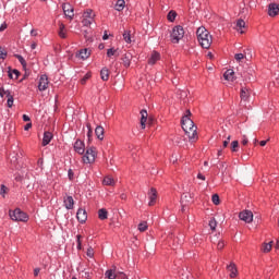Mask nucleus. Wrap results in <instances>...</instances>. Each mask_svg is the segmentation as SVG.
<instances>
[{"instance_id":"nucleus-51","label":"nucleus","mask_w":279,"mask_h":279,"mask_svg":"<svg viewBox=\"0 0 279 279\" xmlns=\"http://www.w3.org/2000/svg\"><path fill=\"white\" fill-rule=\"evenodd\" d=\"M117 279H128L126 275L121 272V271H118L117 272Z\"/></svg>"},{"instance_id":"nucleus-44","label":"nucleus","mask_w":279,"mask_h":279,"mask_svg":"<svg viewBox=\"0 0 279 279\" xmlns=\"http://www.w3.org/2000/svg\"><path fill=\"white\" fill-rule=\"evenodd\" d=\"M209 227L213 231L216 230L217 227V220H215V218H211V220H209Z\"/></svg>"},{"instance_id":"nucleus-14","label":"nucleus","mask_w":279,"mask_h":279,"mask_svg":"<svg viewBox=\"0 0 279 279\" xmlns=\"http://www.w3.org/2000/svg\"><path fill=\"white\" fill-rule=\"evenodd\" d=\"M148 196H149V206H154L156 203V198H157V190H155V187L150 189V192H148Z\"/></svg>"},{"instance_id":"nucleus-46","label":"nucleus","mask_w":279,"mask_h":279,"mask_svg":"<svg viewBox=\"0 0 279 279\" xmlns=\"http://www.w3.org/2000/svg\"><path fill=\"white\" fill-rule=\"evenodd\" d=\"M211 199L216 206H218L220 204V198H219L218 194H214Z\"/></svg>"},{"instance_id":"nucleus-42","label":"nucleus","mask_w":279,"mask_h":279,"mask_svg":"<svg viewBox=\"0 0 279 279\" xmlns=\"http://www.w3.org/2000/svg\"><path fill=\"white\" fill-rule=\"evenodd\" d=\"M90 34H92L90 27L83 29V35H84L85 39H90Z\"/></svg>"},{"instance_id":"nucleus-40","label":"nucleus","mask_w":279,"mask_h":279,"mask_svg":"<svg viewBox=\"0 0 279 279\" xmlns=\"http://www.w3.org/2000/svg\"><path fill=\"white\" fill-rule=\"evenodd\" d=\"M246 58L245 52L244 53H235L234 54V59L236 60V62H241L242 60H244Z\"/></svg>"},{"instance_id":"nucleus-19","label":"nucleus","mask_w":279,"mask_h":279,"mask_svg":"<svg viewBox=\"0 0 279 279\" xmlns=\"http://www.w3.org/2000/svg\"><path fill=\"white\" fill-rule=\"evenodd\" d=\"M223 76H225L226 81L233 82L235 80L234 70L233 69H228L225 72Z\"/></svg>"},{"instance_id":"nucleus-62","label":"nucleus","mask_w":279,"mask_h":279,"mask_svg":"<svg viewBox=\"0 0 279 279\" xmlns=\"http://www.w3.org/2000/svg\"><path fill=\"white\" fill-rule=\"evenodd\" d=\"M247 143H248V140L246 138V136H244V138L242 140V144H243L244 146H246Z\"/></svg>"},{"instance_id":"nucleus-10","label":"nucleus","mask_w":279,"mask_h":279,"mask_svg":"<svg viewBox=\"0 0 279 279\" xmlns=\"http://www.w3.org/2000/svg\"><path fill=\"white\" fill-rule=\"evenodd\" d=\"M74 150L78 154V155H83L85 153V144L83 141L81 140H76L75 144H74Z\"/></svg>"},{"instance_id":"nucleus-39","label":"nucleus","mask_w":279,"mask_h":279,"mask_svg":"<svg viewBox=\"0 0 279 279\" xmlns=\"http://www.w3.org/2000/svg\"><path fill=\"white\" fill-rule=\"evenodd\" d=\"M148 229L147 222H140L138 225V231L140 232H145Z\"/></svg>"},{"instance_id":"nucleus-17","label":"nucleus","mask_w":279,"mask_h":279,"mask_svg":"<svg viewBox=\"0 0 279 279\" xmlns=\"http://www.w3.org/2000/svg\"><path fill=\"white\" fill-rule=\"evenodd\" d=\"M118 278V271L116 267L113 269H109L105 272V279H117Z\"/></svg>"},{"instance_id":"nucleus-43","label":"nucleus","mask_w":279,"mask_h":279,"mask_svg":"<svg viewBox=\"0 0 279 279\" xmlns=\"http://www.w3.org/2000/svg\"><path fill=\"white\" fill-rule=\"evenodd\" d=\"M107 56H108V58H111V57H113V56H117V49H114V48H109V49L107 50Z\"/></svg>"},{"instance_id":"nucleus-31","label":"nucleus","mask_w":279,"mask_h":279,"mask_svg":"<svg viewBox=\"0 0 279 279\" xmlns=\"http://www.w3.org/2000/svg\"><path fill=\"white\" fill-rule=\"evenodd\" d=\"M100 77L104 82H107L109 78V71L107 68H102L100 71Z\"/></svg>"},{"instance_id":"nucleus-47","label":"nucleus","mask_w":279,"mask_h":279,"mask_svg":"<svg viewBox=\"0 0 279 279\" xmlns=\"http://www.w3.org/2000/svg\"><path fill=\"white\" fill-rule=\"evenodd\" d=\"M90 76H92L90 73H86L85 76L81 80V84H82V85H85L86 82H87V80L90 78Z\"/></svg>"},{"instance_id":"nucleus-49","label":"nucleus","mask_w":279,"mask_h":279,"mask_svg":"<svg viewBox=\"0 0 279 279\" xmlns=\"http://www.w3.org/2000/svg\"><path fill=\"white\" fill-rule=\"evenodd\" d=\"M86 126L88 129L87 137H88V141H90V137H92V134H93V129L90 128V123H87Z\"/></svg>"},{"instance_id":"nucleus-63","label":"nucleus","mask_w":279,"mask_h":279,"mask_svg":"<svg viewBox=\"0 0 279 279\" xmlns=\"http://www.w3.org/2000/svg\"><path fill=\"white\" fill-rule=\"evenodd\" d=\"M266 144H267V141H265V140H263V141L259 142V145H260L262 147L266 146Z\"/></svg>"},{"instance_id":"nucleus-21","label":"nucleus","mask_w":279,"mask_h":279,"mask_svg":"<svg viewBox=\"0 0 279 279\" xmlns=\"http://www.w3.org/2000/svg\"><path fill=\"white\" fill-rule=\"evenodd\" d=\"M228 271L230 272V278H235L236 275H238V269H236V266L231 263L228 267H227Z\"/></svg>"},{"instance_id":"nucleus-32","label":"nucleus","mask_w":279,"mask_h":279,"mask_svg":"<svg viewBox=\"0 0 279 279\" xmlns=\"http://www.w3.org/2000/svg\"><path fill=\"white\" fill-rule=\"evenodd\" d=\"M123 39H124V41L126 44H131L132 43V33H131V31H124Z\"/></svg>"},{"instance_id":"nucleus-37","label":"nucleus","mask_w":279,"mask_h":279,"mask_svg":"<svg viewBox=\"0 0 279 279\" xmlns=\"http://www.w3.org/2000/svg\"><path fill=\"white\" fill-rule=\"evenodd\" d=\"M7 57H8V50H5V48L3 47H0V61L5 60Z\"/></svg>"},{"instance_id":"nucleus-11","label":"nucleus","mask_w":279,"mask_h":279,"mask_svg":"<svg viewBox=\"0 0 279 279\" xmlns=\"http://www.w3.org/2000/svg\"><path fill=\"white\" fill-rule=\"evenodd\" d=\"M192 196L191 194H182L181 196V205H182V211H184L187 204L191 203Z\"/></svg>"},{"instance_id":"nucleus-13","label":"nucleus","mask_w":279,"mask_h":279,"mask_svg":"<svg viewBox=\"0 0 279 279\" xmlns=\"http://www.w3.org/2000/svg\"><path fill=\"white\" fill-rule=\"evenodd\" d=\"M51 140H53V133H51L50 131H46L44 133L43 146L45 147L49 145V143H51Z\"/></svg>"},{"instance_id":"nucleus-52","label":"nucleus","mask_w":279,"mask_h":279,"mask_svg":"<svg viewBox=\"0 0 279 279\" xmlns=\"http://www.w3.org/2000/svg\"><path fill=\"white\" fill-rule=\"evenodd\" d=\"M8 93H10V90H5V88L0 87V96H1V97H3V96H7V97H8Z\"/></svg>"},{"instance_id":"nucleus-26","label":"nucleus","mask_w":279,"mask_h":279,"mask_svg":"<svg viewBox=\"0 0 279 279\" xmlns=\"http://www.w3.org/2000/svg\"><path fill=\"white\" fill-rule=\"evenodd\" d=\"M102 184L105 186H113L116 184L114 179H112V177H105Z\"/></svg>"},{"instance_id":"nucleus-60","label":"nucleus","mask_w":279,"mask_h":279,"mask_svg":"<svg viewBox=\"0 0 279 279\" xmlns=\"http://www.w3.org/2000/svg\"><path fill=\"white\" fill-rule=\"evenodd\" d=\"M31 35L36 37V36H38V32L36 29H32Z\"/></svg>"},{"instance_id":"nucleus-9","label":"nucleus","mask_w":279,"mask_h":279,"mask_svg":"<svg viewBox=\"0 0 279 279\" xmlns=\"http://www.w3.org/2000/svg\"><path fill=\"white\" fill-rule=\"evenodd\" d=\"M278 14H279V4H278V3H275V2L270 3V4L268 5V15H269L270 17H275V16H277Z\"/></svg>"},{"instance_id":"nucleus-25","label":"nucleus","mask_w":279,"mask_h":279,"mask_svg":"<svg viewBox=\"0 0 279 279\" xmlns=\"http://www.w3.org/2000/svg\"><path fill=\"white\" fill-rule=\"evenodd\" d=\"M5 94H7V98H8L7 105L9 108H12L14 106V96L10 92H5Z\"/></svg>"},{"instance_id":"nucleus-57","label":"nucleus","mask_w":279,"mask_h":279,"mask_svg":"<svg viewBox=\"0 0 279 279\" xmlns=\"http://www.w3.org/2000/svg\"><path fill=\"white\" fill-rule=\"evenodd\" d=\"M73 170H69V172H68V177H69V179L70 180H73Z\"/></svg>"},{"instance_id":"nucleus-12","label":"nucleus","mask_w":279,"mask_h":279,"mask_svg":"<svg viewBox=\"0 0 279 279\" xmlns=\"http://www.w3.org/2000/svg\"><path fill=\"white\" fill-rule=\"evenodd\" d=\"M132 59H133V54L131 52H125L122 56V61H123L124 68H130Z\"/></svg>"},{"instance_id":"nucleus-30","label":"nucleus","mask_w":279,"mask_h":279,"mask_svg":"<svg viewBox=\"0 0 279 279\" xmlns=\"http://www.w3.org/2000/svg\"><path fill=\"white\" fill-rule=\"evenodd\" d=\"M94 17H95V13L92 9H87L83 14V19L94 20Z\"/></svg>"},{"instance_id":"nucleus-16","label":"nucleus","mask_w":279,"mask_h":279,"mask_svg":"<svg viewBox=\"0 0 279 279\" xmlns=\"http://www.w3.org/2000/svg\"><path fill=\"white\" fill-rule=\"evenodd\" d=\"M76 218H77L78 222L85 223V221L87 220L86 211L84 209H78L77 214H76Z\"/></svg>"},{"instance_id":"nucleus-4","label":"nucleus","mask_w":279,"mask_h":279,"mask_svg":"<svg viewBox=\"0 0 279 279\" xmlns=\"http://www.w3.org/2000/svg\"><path fill=\"white\" fill-rule=\"evenodd\" d=\"M96 159V148L94 146H90L86 149L85 155H83V162L85 165L94 163Z\"/></svg>"},{"instance_id":"nucleus-23","label":"nucleus","mask_w":279,"mask_h":279,"mask_svg":"<svg viewBox=\"0 0 279 279\" xmlns=\"http://www.w3.org/2000/svg\"><path fill=\"white\" fill-rule=\"evenodd\" d=\"M59 37L62 39L66 38V29L64 23H59Z\"/></svg>"},{"instance_id":"nucleus-29","label":"nucleus","mask_w":279,"mask_h":279,"mask_svg":"<svg viewBox=\"0 0 279 279\" xmlns=\"http://www.w3.org/2000/svg\"><path fill=\"white\" fill-rule=\"evenodd\" d=\"M124 8H125V1L124 0H118L116 5H114L116 11L121 12V11L124 10Z\"/></svg>"},{"instance_id":"nucleus-5","label":"nucleus","mask_w":279,"mask_h":279,"mask_svg":"<svg viewBox=\"0 0 279 279\" xmlns=\"http://www.w3.org/2000/svg\"><path fill=\"white\" fill-rule=\"evenodd\" d=\"M184 37V29L181 25L173 27L171 33V40L173 44H178Z\"/></svg>"},{"instance_id":"nucleus-28","label":"nucleus","mask_w":279,"mask_h":279,"mask_svg":"<svg viewBox=\"0 0 279 279\" xmlns=\"http://www.w3.org/2000/svg\"><path fill=\"white\" fill-rule=\"evenodd\" d=\"M248 96H250V88L242 87L241 88V98H242V100L246 101Z\"/></svg>"},{"instance_id":"nucleus-22","label":"nucleus","mask_w":279,"mask_h":279,"mask_svg":"<svg viewBox=\"0 0 279 279\" xmlns=\"http://www.w3.org/2000/svg\"><path fill=\"white\" fill-rule=\"evenodd\" d=\"M159 58H160V53L157 51H154L151 53V57L148 60V64L154 65L159 60Z\"/></svg>"},{"instance_id":"nucleus-2","label":"nucleus","mask_w":279,"mask_h":279,"mask_svg":"<svg viewBox=\"0 0 279 279\" xmlns=\"http://www.w3.org/2000/svg\"><path fill=\"white\" fill-rule=\"evenodd\" d=\"M197 39L202 48L204 49H209L211 43H213V37L209 34V32L204 27L201 26L196 31Z\"/></svg>"},{"instance_id":"nucleus-1","label":"nucleus","mask_w":279,"mask_h":279,"mask_svg":"<svg viewBox=\"0 0 279 279\" xmlns=\"http://www.w3.org/2000/svg\"><path fill=\"white\" fill-rule=\"evenodd\" d=\"M190 116L191 111L186 110V114L182 118V129L189 136L190 141L195 142L197 140V126L194 124Z\"/></svg>"},{"instance_id":"nucleus-59","label":"nucleus","mask_w":279,"mask_h":279,"mask_svg":"<svg viewBox=\"0 0 279 279\" xmlns=\"http://www.w3.org/2000/svg\"><path fill=\"white\" fill-rule=\"evenodd\" d=\"M7 28H8V24H2V25L0 26V32L5 31Z\"/></svg>"},{"instance_id":"nucleus-6","label":"nucleus","mask_w":279,"mask_h":279,"mask_svg":"<svg viewBox=\"0 0 279 279\" xmlns=\"http://www.w3.org/2000/svg\"><path fill=\"white\" fill-rule=\"evenodd\" d=\"M47 88H49V76H47V74H41L38 82V89L39 92H45Z\"/></svg>"},{"instance_id":"nucleus-7","label":"nucleus","mask_w":279,"mask_h":279,"mask_svg":"<svg viewBox=\"0 0 279 279\" xmlns=\"http://www.w3.org/2000/svg\"><path fill=\"white\" fill-rule=\"evenodd\" d=\"M239 218L246 223H251L253 221V211H250V209H244V211L239 214Z\"/></svg>"},{"instance_id":"nucleus-3","label":"nucleus","mask_w":279,"mask_h":279,"mask_svg":"<svg viewBox=\"0 0 279 279\" xmlns=\"http://www.w3.org/2000/svg\"><path fill=\"white\" fill-rule=\"evenodd\" d=\"M9 216L13 221L27 222V214H25V211H22L19 208L13 210L10 209Z\"/></svg>"},{"instance_id":"nucleus-33","label":"nucleus","mask_w":279,"mask_h":279,"mask_svg":"<svg viewBox=\"0 0 279 279\" xmlns=\"http://www.w3.org/2000/svg\"><path fill=\"white\" fill-rule=\"evenodd\" d=\"M20 75H21V72H19V70H16V69L9 72V77L11 80H19Z\"/></svg>"},{"instance_id":"nucleus-35","label":"nucleus","mask_w":279,"mask_h":279,"mask_svg":"<svg viewBox=\"0 0 279 279\" xmlns=\"http://www.w3.org/2000/svg\"><path fill=\"white\" fill-rule=\"evenodd\" d=\"M271 243L272 242H268L267 244H264L262 251L264 253H269L271 251V248H272V244Z\"/></svg>"},{"instance_id":"nucleus-38","label":"nucleus","mask_w":279,"mask_h":279,"mask_svg":"<svg viewBox=\"0 0 279 279\" xmlns=\"http://www.w3.org/2000/svg\"><path fill=\"white\" fill-rule=\"evenodd\" d=\"M175 17H177L175 11L171 10V11L168 13V21L172 23V22H174Z\"/></svg>"},{"instance_id":"nucleus-54","label":"nucleus","mask_w":279,"mask_h":279,"mask_svg":"<svg viewBox=\"0 0 279 279\" xmlns=\"http://www.w3.org/2000/svg\"><path fill=\"white\" fill-rule=\"evenodd\" d=\"M230 135H228L227 140L223 141V148H227L229 145Z\"/></svg>"},{"instance_id":"nucleus-53","label":"nucleus","mask_w":279,"mask_h":279,"mask_svg":"<svg viewBox=\"0 0 279 279\" xmlns=\"http://www.w3.org/2000/svg\"><path fill=\"white\" fill-rule=\"evenodd\" d=\"M223 247H225V242H222V240H219V242H217V248L222 250Z\"/></svg>"},{"instance_id":"nucleus-36","label":"nucleus","mask_w":279,"mask_h":279,"mask_svg":"<svg viewBox=\"0 0 279 279\" xmlns=\"http://www.w3.org/2000/svg\"><path fill=\"white\" fill-rule=\"evenodd\" d=\"M239 150V141H232L231 143V151L236 153Z\"/></svg>"},{"instance_id":"nucleus-41","label":"nucleus","mask_w":279,"mask_h":279,"mask_svg":"<svg viewBox=\"0 0 279 279\" xmlns=\"http://www.w3.org/2000/svg\"><path fill=\"white\" fill-rule=\"evenodd\" d=\"M16 59L23 65V68L27 66V61H25V58H23V56L16 54Z\"/></svg>"},{"instance_id":"nucleus-20","label":"nucleus","mask_w":279,"mask_h":279,"mask_svg":"<svg viewBox=\"0 0 279 279\" xmlns=\"http://www.w3.org/2000/svg\"><path fill=\"white\" fill-rule=\"evenodd\" d=\"M148 118L147 110L142 109L141 110V128L144 130L146 128V121Z\"/></svg>"},{"instance_id":"nucleus-55","label":"nucleus","mask_w":279,"mask_h":279,"mask_svg":"<svg viewBox=\"0 0 279 279\" xmlns=\"http://www.w3.org/2000/svg\"><path fill=\"white\" fill-rule=\"evenodd\" d=\"M81 235H77V248L81 250L82 247V242H81Z\"/></svg>"},{"instance_id":"nucleus-34","label":"nucleus","mask_w":279,"mask_h":279,"mask_svg":"<svg viewBox=\"0 0 279 279\" xmlns=\"http://www.w3.org/2000/svg\"><path fill=\"white\" fill-rule=\"evenodd\" d=\"M98 218L100 220H106L108 218V211L106 209H99Z\"/></svg>"},{"instance_id":"nucleus-58","label":"nucleus","mask_w":279,"mask_h":279,"mask_svg":"<svg viewBox=\"0 0 279 279\" xmlns=\"http://www.w3.org/2000/svg\"><path fill=\"white\" fill-rule=\"evenodd\" d=\"M23 121L24 122H29V116L23 114Z\"/></svg>"},{"instance_id":"nucleus-15","label":"nucleus","mask_w":279,"mask_h":279,"mask_svg":"<svg viewBox=\"0 0 279 279\" xmlns=\"http://www.w3.org/2000/svg\"><path fill=\"white\" fill-rule=\"evenodd\" d=\"M90 56V50L87 48L81 49L76 57L81 60H86Z\"/></svg>"},{"instance_id":"nucleus-50","label":"nucleus","mask_w":279,"mask_h":279,"mask_svg":"<svg viewBox=\"0 0 279 279\" xmlns=\"http://www.w3.org/2000/svg\"><path fill=\"white\" fill-rule=\"evenodd\" d=\"M86 255H87L89 258H93V257H94V250L92 248V246H89V248H87Z\"/></svg>"},{"instance_id":"nucleus-27","label":"nucleus","mask_w":279,"mask_h":279,"mask_svg":"<svg viewBox=\"0 0 279 279\" xmlns=\"http://www.w3.org/2000/svg\"><path fill=\"white\" fill-rule=\"evenodd\" d=\"M243 28H245V22H244V20L240 19V20H238V23H236V31L240 34H244Z\"/></svg>"},{"instance_id":"nucleus-24","label":"nucleus","mask_w":279,"mask_h":279,"mask_svg":"<svg viewBox=\"0 0 279 279\" xmlns=\"http://www.w3.org/2000/svg\"><path fill=\"white\" fill-rule=\"evenodd\" d=\"M95 134L98 140L102 141L104 140V128L101 125H97L95 130Z\"/></svg>"},{"instance_id":"nucleus-48","label":"nucleus","mask_w":279,"mask_h":279,"mask_svg":"<svg viewBox=\"0 0 279 279\" xmlns=\"http://www.w3.org/2000/svg\"><path fill=\"white\" fill-rule=\"evenodd\" d=\"M8 193V187H5V185H1V189H0V195L2 197H5V194Z\"/></svg>"},{"instance_id":"nucleus-45","label":"nucleus","mask_w":279,"mask_h":279,"mask_svg":"<svg viewBox=\"0 0 279 279\" xmlns=\"http://www.w3.org/2000/svg\"><path fill=\"white\" fill-rule=\"evenodd\" d=\"M93 21H94V20L84 19V17H83L82 24H83L85 27H88L89 25L93 24Z\"/></svg>"},{"instance_id":"nucleus-18","label":"nucleus","mask_w":279,"mask_h":279,"mask_svg":"<svg viewBox=\"0 0 279 279\" xmlns=\"http://www.w3.org/2000/svg\"><path fill=\"white\" fill-rule=\"evenodd\" d=\"M63 204H64V207H65L68 210L73 209V207H74V201H73L72 196H65V198L63 199Z\"/></svg>"},{"instance_id":"nucleus-8","label":"nucleus","mask_w":279,"mask_h":279,"mask_svg":"<svg viewBox=\"0 0 279 279\" xmlns=\"http://www.w3.org/2000/svg\"><path fill=\"white\" fill-rule=\"evenodd\" d=\"M62 9L66 17H69L70 20L74 17V9L70 3H63Z\"/></svg>"},{"instance_id":"nucleus-64","label":"nucleus","mask_w":279,"mask_h":279,"mask_svg":"<svg viewBox=\"0 0 279 279\" xmlns=\"http://www.w3.org/2000/svg\"><path fill=\"white\" fill-rule=\"evenodd\" d=\"M197 178H198L199 180L205 181V177H204V174H197Z\"/></svg>"},{"instance_id":"nucleus-56","label":"nucleus","mask_w":279,"mask_h":279,"mask_svg":"<svg viewBox=\"0 0 279 279\" xmlns=\"http://www.w3.org/2000/svg\"><path fill=\"white\" fill-rule=\"evenodd\" d=\"M32 129V123H26L24 126V131H29Z\"/></svg>"},{"instance_id":"nucleus-61","label":"nucleus","mask_w":279,"mask_h":279,"mask_svg":"<svg viewBox=\"0 0 279 279\" xmlns=\"http://www.w3.org/2000/svg\"><path fill=\"white\" fill-rule=\"evenodd\" d=\"M38 274H40V268H37V269L34 270V276L35 277H38Z\"/></svg>"}]
</instances>
